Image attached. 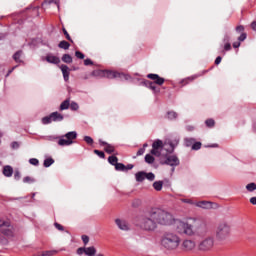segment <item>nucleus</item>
<instances>
[{"label": "nucleus", "mask_w": 256, "mask_h": 256, "mask_svg": "<svg viewBox=\"0 0 256 256\" xmlns=\"http://www.w3.org/2000/svg\"><path fill=\"white\" fill-rule=\"evenodd\" d=\"M173 223H175L177 233H179V235H186L187 237L207 235L209 231L207 223L203 220H193L191 223L175 220L171 213L161 208L147 210L137 218L138 227L141 228L142 231H147V233L157 231L159 225H173Z\"/></svg>", "instance_id": "nucleus-1"}, {"label": "nucleus", "mask_w": 256, "mask_h": 256, "mask_svg": "<svg viewBox=\"0 0 256 256\" xmlns=\"http://www.w3.org/2000/svg\"><path fill=\"white\" fill-rule=\"evenodd\" d=\"M161 245L168 251H175L181 245V238L174 232H165L161 238Z\"/></svg>", "instance_id": "nucleus-2"}, {"label": "nucleus", "mask_w": 256, "mask_h": 256, "mask_svg": "<svg viewBox=\"0 0 256 256\" xmlns=\"http://www.w3.org/2000/svg\"><path fill=\"white\" fill-rule=\"evenodd\" d=\"M231 235V226L228 222H220L216 228V239L218 241H226Z\"/></svg>", "instance_id": "nucleus-3"}, {"label": "nucleus", "mask_w": 256, "mask_h": 256, "mask_svg": "<svg viewBox=\"0 0 256 256\" xmlns=\"http://www.w3.org/2000/svg\"><path fill=\"white\" fill-rule=\"evenodd\" d=\"M58 139V145H60V147H69V145H73V140L77 139V132H68L63 136H60Z\"/></svg>", "instance_id": "nucleus-4"}, {"label": "nucleus", "mask_w": 256, "mask_h": 256, "mask_svg": "<svg viewBox=\"0 0 256 256\" xmlns=\"http://www.w3.org/2000/svg\"><path fill=\"white\" fill-rule=\"evenodd\" d=\"M214 245L215 240L213 239V237H207L199 243L198 249L199 251H211Z\"/></svg>", "instance_id": "nucleus-5"}, {"label": "nucleus", "mask_w": 256, "mask_h": 256, "mask_svg": "<svg viewBox=\"0 0 256 256\" xmlns=\"http://www.w3.org/2000/svg\"><path fill=\"white\" fill-rule=\"evenodd\" d=\"M167 146V142L163 144V141L156 140L152 144L151 155H155V157H161V149Z\"/></svg>", "instance_id": "nucleus-6"}, {"label": "nucleus", "mask_w": 256, "mask_h": 256, "mask_svg": "<svg viewBox=\"0 0 256 256\" xmlns=\"http://www.w3.org/2000/svg\"><path fill=\"white\" fill-rule=\"evenodd\" d=\"M0 231L6 237H13V226H11V222L4 221L0 224Z\"/></svg>", "instance_id": "nucleus-7"}, {"label": "nucleus", "mask_w": 256, "mask_h": 256, "mask_svg": "<svg viewBox=\"0 0 256 256\" xmlns=\"http://www.w3.org/2000/svg\"><path fill=\"white\" fill-rule=\"evenodd\" d=\"M104 77H106L107 79H117L121 77H125V79H129V76L123 73H119L117 71H111V70H104Z\"/></svg>", "instance_id": "nucleus-8"}, {"label": "nucleus", "mask_w": 256, "mask_h": 256, "mask_svg": "<svg viewBox=\"0 0 256 256\" xmlns=\"http://www.w3.org/2000/svg\"><path fill=\"white\" fill-rule=\"evenodd\" d=\"M165 165H170V167H177L179 166V158L176 155L168 156L165 160Z\"/></svg>", "instance_id": "nucleus-9"}, {"label": "nucleus", "mask_w": 256, "mask_h": 256, "mask_svg": "<svg viewBox=\"0 0 256 256\" xmlns=\"http://www.w3.org/2000/svg\"><path fill=\"white\" fill-rule=\"evenodd\" d=\"M147 78L151 79L152 81H154L153 83L155 85L161 86V85H163V83H165V78H162L158 74H148Z\"/></svg>", "instance_id": "nucleus-10"}, {"label": "nucleus", "mask_w": 256, "mask_h": 256, "mask_svg": "<svg viewBox=\"0 0 256 256\" xmlns=\"http://www.w3.org/2000/svg\"><path fill=\"white\" fill-rule=\"evenodd\" d=\"M115 223L121 231H129V223H127V221L118 218L115 220Z\"/></svg>", "instance_id": "nucleus-11"}, {"label": "nucleus", "mask_w": 256, "mask_h": 256, "mask_svg": "<svg viewBox=\"0 0 256 256\" xmlns=\"http://www.w3.org/2000/svg\"><path fill=\"white\" fill-rule=\"evenodd\" d=\"M182 247L185 249V251H193V249H195V241L189 239L184 240Z\"/></svg>", "instance_id": "nucleus-12"}, {"label": "nucleus", "mask_w": 256, "mask_h": 256, "mask_svg": "<svg viewBox=\"0 0 256 256\" xmlns=\"http://www.w3.org/2000/svg\"><path fill=\"white\" fill-rule=\"evenodd\" d=\"M167 145H169L170 148H166L168 153H173L175 151V147L179 145V139L174 140H168L166 141Z\"/></svg>", "instance_id": "nucleus-13"}, {"label": "nucleus", "mask_w": 256, "mask_h": 256, "mask_svg": "<svg viewBox=\"0 0 256 256\" xmlns=\"http://www.w3.org/2000/svg\"><path fill=\"white\" fill-rule=\"evenodd\" d=\"M45 60L47 61V63H52V65H59L61 63V59L52 54H48Z\"/></svg>", "instance_id": "nucleus-14"}, {"label": "nucleus", "mask_w": 256, "mask_h": 256, "mask_svg": "<svg viewBox=\"0 0 256 256\" xmlns=\"http://www.w3.org/2000/svg\"><path fill=\"white\" fill-rule=\"evenodd\" d=\"M143 83L145 87H147L148 89H151V91H153L154 93H159V91H161L159 88H157L156 84L153 83L152 81L145 80Z\"/></svg>", "instance_id": "nucleus-15"}, {"label": "nucleus", "mask_w": 256, "mask_h": 256, "mask_svg": "<svg viewBox=\"0 0 256 256\" xmlns=\"http://www.w3.org/2000/svg\"><path fill=\"white\" fill-rule=\"evenodd\" d=\"M60 69L62 71V74H63V77H64V81H69V75H70V69H69V66L65 65V64H62L60 66Z\"/></svg>", "instance_id": "nucleus-16"}, {"label": "nucleus", "mask_w": 256, "mask_h": 256, "mask_svg": "<svg viewBox=\"0 0 256 256\" xmlns=\"http://www.w3.org/2000/svg\"><path fill=\"white\" fill-rule=\"evenodd\" d=\"M196 207H200L201 209H212L213 208V203L209 201H200L196 203Z\"/></svg>", "instance_id": "nucleus-17"}, {"label": "nucleus", "mask_w": 256, "mask_h": 256, "mask_svg": "<svg viewBox=\"0 0 256 256\" xmlns=\"http://www.w3.org/2000/svg\"><path fill=\"white\" fill-rule=\"evenodd\" d=\"M2 173L4 177H13V167H11L10 165L4 166Z\"/></svg>", "instance_id": "nucleus-18"}, {"label": "nucleus", "mask_w": 256, "mask_h": 256, "mask_svg": "<svg viewBox=\"0 0 256 256\" xmlns=\"http://www.w3.org/2000/svg\"><path fill=\"white\" fill-rule=\"evenodd\" d=\"M52 121L57 122V121H63L64 117L63 114L59 112H52L50 114Z\"/></svg>", "instance_id": "nucleus-19"}, {"label": "nucleus", "mask_w": 256, "mask_h": 256, "mask_svg": "<svg viewBox=\"0 0 256 256\" xmlns=\"http://www.w3.org/2000/svg\"><path fill=\"white\" fill-rule=\"evenodd\" d=\"M178 114L175 111H168L165 119H168L169 121H175V119H177Z\"/></svg>", "instance_id": "nucleus-20"}, {"label": "nucleus", "mask_w": 256, "mask_h": 256, "mask_svg": "<svg viewBox=\"0 0 256 256\" xmlns=\"http://www.w3.org/2000/svg\"><path fill=\"white\" fill-rule=\"evenodd\" d=\"M97 253V249L94 246L85 248V255L87 256H95Z\"/></svg>", "instance_id": "nucleus-21"}, {"label": "nucleus", "mask_w": 256, "mask_h": 256, "mask_svg": "<svg viewBox=\"0 0 256 256\" xmlns=\"http://www.w3.org/2000/svg\"><path fill=\"white\" fill-rule=\"evenodd\" d=\"M135 177H136V181H138V183H141L146 179V172H138L136 173Z\"/></svg>", "instance_id": "nucleus-22"}, {"label": "nucleus", "mask_w": 256, "mask_h": 256, "mask_svg": "<svg viewBox=\"0 0 256 256\" xmlns=\"http://www.w3.org/2000/svg\"><path fill=\"white\" fill-rule=\"evenodd\" d=\"M59 49H64L67 51V49H69V47H71V44H69V42L62 40L60 41V43L58 44Z\"/></svg>", "instance_id": "nucleus-23"}, {"label": "nucleus", "mask_w": 256, "mask_h": 256, "mask_svg": "<svg viewBox=\"0 0 256 256\" xmlns=\"http://www.w3.org/2000/svg\"><path fill=\"white\" fill-rule=\"evenodd\" d=\"M91 75L92 77H105V70H94Z\"/></svg>", "instance_id": "nucleus-24"}, {"label": "nucleus", "mask_w": 256, "mask_h": 256, "mask_svg": "<svg viewBox=\"0 0 256 256\" xmlns=\"http://www.w3.org/2000/svg\"><path fill=\"white\" fill-rule=\"evenodd\" d=\"M145 162L148 163V165H153V163H155V157L151 154H146Z\"/></svg>", "instance_id": "nucleus-25"}, {"label": "nucleus", "mask_w": 256, "mask_h": 256, "mask_svg": "<svg viewBox=\"0 0 256 256\" xmlns=\"http://www.w3.org/2000/svg\"><path fill=\"white\" fill-rule=\"evenodd\" d=\"M153 188L155 191H161V189H163V181H155L153 183Z\"/></svg>", "instance_id": "nucleus-26"}, {"label": "nucleus", "mask_w": 256, "mask_h": 256, "mask_svg": "<svg viewBox=\"0 0 256 256\" xmlns=\"http://www.w3.org/2000/svg\"><path fill=\"white\" fill-rule=\"evenodd\" d=\"M69 105H70L69 99L63 101L60 105V111H65L66 109H69Z\"/></svg>", "instance_id": "nucleus-27"}, {"label": "nucleus", "mask_w": 256, "mask_h": 256, "mask_svg": "<svg viewBox=\"0 0 256 256\" xmlns=\"http://www.w3.org/2000/svg\"><path fill=\"white\" fill-rule=\"evenodd\" d=\"M62 61H63V63H73V57H71V55H69V54H64L63 56H62Z\"/></svg>", "instance_id": "nucleus-28"}, {"label": "nucleus", "mask_w": 256, "mask_h": 256, "mask_svg": "<svg viewBox=\"0 0 256 256\" xmlns=\"http://www.w3.org/2000/svg\"><path fill=\"white\" fill-rule=\"evenodd\" d=\"M21 55H23V51H17L13 55V59H14V61H16V63H21Z\"/></svg>", "instance_id": "nucleus-29"}, {"label": "nucleus", "mask_w": 256, "mask_h": 256, "mask_svg": "<svg viewBox=\"0 0 256 256\" xmlns=\"http://www.w3.org/2000/svg\"><path fill=\"white\" fill-rule=\"evenodd\" d=\"M104 151L111 155V153H115V147H113L111 144H108L105 146Z\"/></svg>", "instance_id": "nucleus-30"}, {"label": "nucleus", "mask_w": 256, "mask_h": 256, "mask_svg": "<svg viewBox=\"0 0 256 256\" xmlns=\"http://www.w3.org/2000/svg\"><path fill=\"white\" fill-rule=\"evenodd\" d=\"M117 161H119V158H117L116 156L108 157V163H110V165H114V167L117 165Z\"/></svg>", "instance_id": "nucleus-31"}, {"label": "nucleus", "mask_w": 256, "mask_h": 256, "mask_svg": "<svg viewBox=\"0 0 256 256\" xmlns=\"http://www.w3.org/2000/svg\"><path fill=\"white\" fill-rule=\"evenodd\" d=\"M53 163H55V160L53 158H47L44 160V167H50L53 165Z\"/></svg>", "instance_id": "nucleus-32"}, {"label": "nucleus", "mask_w": 256, "mask_h": 256, "mask_svg": "<svg viewBox=\"0 0 256 256\" xmlns=\"http://www.w3.org/2000/svg\"><path fill=\"white\" fill-rule=\"evenodd\" d=\"M116 171H127V166H125L123 163H117L115 165Z\"/></svg>", "instance_id": "nucleus-33"}, {"label": "nucleus", "mask_w": 256, "mask_h": 256, "mask_svg": "<svg viewBox=\"0 0 256 256\" xmlns=\"http://www.w3.org/2000/svg\"><path fill=\"white\" fill-rule=\"evenodd\" d=\"M184 143L186 147H191V145H194L195 139L194 138H185Z\"/></svg>", "instance_id": "nucleus-34"}, {"label": "nucleus", "mask_w": 256, "mask_h": 256, "mask_svg": "<svg viewBox=\"0 0 256 256\" xmlns=\"http://www.w3.org/2000/svg\"><path fill=\"white\" fill-rule=\"evenodd\" d=\"M246 189L247 191H249L250 193H252V191H256V184L255 183H249L246 185Z\"/></svg>", "instance_id": "nucleus-35"}, {"label": "nucleus", "mask_w": 256, "mask_h": 256, "mask_svg": "<svg viewBox=\"0 0 256 256\" xmlns=\"http://www.w3.org/2000/svg\"><path fill=\"white\" fill-rule=\"evenodd\" d=\"M52 122H53V120L51 118V114L49 116L42 118L43 125H49V123H52Z\"/></svg>", "instance_id": "nucleus-36"}, {"label": "nucleus", "mask_w": 256, "mask_h": 256, "mask_svg": "<svg viewBox=\"0 0 256 256\" xmlns=\"http://www.w3.org/2000/svg\"><path fill=\"white\" fill-rule=\"evenodd\" d=\"M42 255H44V256H53V255H57V250L44 251V252H42Z\"/></svg>", "instance_id": "nucleus-37"}, {"label": "nucleus", "mask_w": 256, "mask_h": 256, "mask_svg": "<svg viewBox=\"0 0 256 256\" xmlns=\"http://www.w3.org/2000/svg\"><path fill=\"white\" fill-rule=\"evenodd\" d=\"M195 79H197V76H192L182 80L181 83H183V85H187L190 81H195Z\"/></svg>", "instance_id": "nucleus-38"}, {"label": "nucleus", "mask_w": 256, "mask_h": 256, "mask_svg": "<svg viewBox=\"0 0 256 256\" xmlns=\"http://www.w3.org/2000/svg\"><path fill=\"white\" fill-rule=\"evenodd\" d=\"M30 165H34V167L39 166V160L37 158H31L29 159Z\"/></svg>", "instance_id": "nucleus-39"}, {"label": "nucleus", "mask_w": 256, "mask_h": 256, "mask_svg": "<svg viewBox=\"0 0 256 256\" xmlns=\"http://www.w3.org/2000/svg\"><path fill=\"white\" fill-rule=\"evenodd\" d=\"M146 179H148V181H155V174H153L152 172H146Z\"/></svg>", "instance_id": "nucleus-40"}, {"label": "nucleus", "mask_w": 256, "mask_h": 256, "mask_svg": "<svg viewBox=\"0 0 256 256\" xmlns=\"http://www.w3.org/2000/svg\"><path fill=\"white\" fill-rule=\"evenodd\" d=\"M23 183H35L34 178H31L30 176H26L23 178Z\"/></svg>", "instance_id": "nucleus-41"}, {"label": "nucleus", "mask_w": 256, "mask_h": 256, "mask_svg": "<svg viewBox=\"0 0 256 256\" xmlns=\"http://www.w3.org/2000/svg\"><path fill=\"white\" fill-rule=\"evenodd\" d=\"M205 124L208 126V127H215V120L213 119H207L205 121Z\"/></svg>", "instance_id": "nucleus-42"}, {"label": "nucleus", "mask_w": 256, "mask_h": 256, "mask_svg": "<svg viewBox=\"0 0 256 256\" xmlns=\"http://www.w3.org/2000/svg\"><path fill=\"white\" fill-rule=\"evenodd\" d=\"M192 149L194 151H199V149H201V142H194V144L192 145Z\"/></svg>", "instance_id": "nucleus-43"}, {"label": "nucleus", "mask_w": 256, "mask_h": 256, "mask_svg": "<svg viewBox=\"0 0 256 256\" xmlns=\"http://www.w3.org/2000/svg\"><path fill=\"white\" fill-rule=\"evenodd\" d=\"M70 109L72 111H77L79 109V104H77L76 102H71Z\"/></svg>", "instance_id": "nucleus-44"}, {"label": "nucleus", "mask_w": 256, "mask_h": 256, "mask_svg": "<svg viewBox=\"0 0 256 256\" xmlns=\"http://www.w3.org/2000/svg\"><path fill=\"white\" fill-rule=\"evenodd\" d=\"M95 155H98L101 159H105V152L99 151V150H94Z\"/></svg>", "instance_id": "nucleus-45"}, {"label": "nucleus", "mask_w": 256, "mask_h": 256, "mask_svg": "<svg viewBox=\"0 0 256 256\" xmlns=\"http://www.w3.org/2000/svg\"><path fill=\"white\" fill-rule=\"evenodd\" d=\"M62 31H63V33H64L66 39H67L68 41H71V43H73V39H71V36L69 35V32H67V29L63 28Z\"/></svg>", "instance_id": "nucleus-46"}, {"label": "nucleus", "mask_w": 256, "mask_h": 256, "mask_svg": "<svg viewBox=\"0 0 256 256\" xmlns=\"http://www.w3.org/2000/svg\"><path fill=\"white\" fill-rule=\"evenodd\" d=\"M84 141H85V143H87L88 145H93V138H91L90 136H85V137H84Z\"/></svg>", "instance_id": "nucleus-47"}, {"label": "nucleus", "mask_w": 256, "mask_h": 256, "mask_svg": "<svg viewBox=\"0 0 256 256\" xmlns=\"http://www.w3.org/2000/svg\"><path fill=\"white\" fill-rule=\"evenodd\" d=\"M75 55L77 59H85V54H83L81 51H76Z\"/></svg>", "instance_id": "nucleus-48"}, {"label": "nucleus", "mask_w": 256, "mask_h": 256, "mask_svg": "<svg viewBox=\"0 0 256 256\" xmlns=\"http://www.w3.org/2000/svg\"><path fill=\"white\" fill-rule=\"evenodd\" d=\"M54 227L56 229H58V231H65V228L63 227V225H61V224H59L57 222L54 223Z\"/></svg>", "instance_id": "nucleus-49"}, {"label": "nucleus", "mask_w": 256, "mask_h": 256, "mask_svg": "<svg viewBox=\"0 0 256 256\" xmlns=\"http://www.w3.org/2000/svg\"><path fill=\"white\" fill-rule=\"evenodd\" d=\"M14 179L16 181H19V179H21V172H19V170H16L14 173Z\"/></svg>", "instance_id": "nucleus-50"}, {"label": "nucleus", "mask_w": 256, "mask_h": 256, "mask_svg": "<svg viewBox=\"0 0 256 256\" xmlns=\"http://www.w3.org/2000/svg\"><path fill=\"white\" fill-rule=\"evenodd\" d=\"M20 144L17 141L11 143V149H19Z\"/></svg>", "instance_id": "nucleus-51"}, {"label": "nucleus", "mask_w": 256, "mask_h": 256, "mask_svg": "<svg viewBox=\"0 0 256 256\" xmlns=\"http://www.w3.org/2000/svg\"><path fill=\"white\" fill-rule=\"evenodd\" d=\"M236 31L237 33H243L245 31V27L243 25L237 26Z\"/></svg>", "instance_id": "nucleus-52"}, {"label": "nucleus", "mask_w": 256, "mask_h": 256, "mask_svg": "<svg viewBox=\"0 0 256 256\" xmlns=\"http://www.w3.org/2000/svg\"><path fill=\"white\" fill-rule=\"evenodd\" d=\"M82 241H83L84 245H87V243H89V236L82 235Z\"/></svg>", "instance_id": "nucleus-53"}, {"label": "nucleus", "mask_w": 256, "mask_h": 256, "mask_svg": "<svg viewBox=\"0 0 256 256\" xmlns=\"http://www.w3.org/2000/svg\"><path fill=\"white\" fill-rule=\"evenodd\" d=\"M245 39H247V33H242V34L238 37V41H245Z\"/></svg>", "instance_id": "nucleus-54"}, {"label": "nucleus", "mask_w": 256, "mask_h": 256, "mask_svg": "<svg viewBox=\"0 0 256 256\" xmlns=\"http://www.w3.org/2000/svg\"><path fill=\"white\" fill-rule=\"evenodd\" d=\"M181 201H182V203H188L189 205H193V200H191V199L182 198Z\"/></svg>", "instance_id": "nucleus-55"}, {"label": "nucleus", "mask_w": 256, "mask_h": 256, "mask_svg": "<svg viewBox=\"0 0 256 256\" xmlns=\"http://www.w3.org/2000/svg\"><path fill=\"white\" fill-rule=\"evenodd\" d=\"M83 253L85 254V248L80 247L77 249V255H83Z\"/></svg>", "instance_id": "nucleus-56"}, {"label": "nucleus", "mask_w": 256, "mask_h": 256, "mask_svg": "<svg viewBox=\"0 0 256 256\" xmlns=\"http://www.w3.org/2000/svg\"><path fill=\"white\" fill-rule=\"evenodd\" d=\"M144 153H145V148H140V149L137 151L136 155H137V157H139V156L143 155Z\"/></svg>", "instance_id": "nucleus-57"}, {"label": "nucleus", "mask_w": 256, "mask_h": 256, "mask_svg": "<svg viewBox=\"0 0 256 256\" xmlns=\"http://www.w3.org/2000/svg\"><path fill=\"white\" fill-rule=\"evenodd\" d=\"M84 65L86 66L93 65V61L91 59H86L84 60Z\"/></svg>", "instance_id": "nucleus-58"}, {"label": "nucleus", "mask_w": 256, "mask_h": 256, "mask_svg": "<svg viewBox=\"0 0 256 256\" xmlns=\"http://www.w3.org/2000/svg\"><path fill=\"white\" fill-rule=\"evenodd\" d=\"M224 51H231V44L230 43H226L224 45Z\"/></svg>", "instance_id": "nucleus-59"}, {"label": "nucleus", "mask_w": 256, "mask_h": 256, "mask_svg": "<svg viewBox=\"0 0 256 256\" xmlns=\"http://www.w3.org/2000/svg\"><path fill=\"white\" fill-rule=\"evenodd\" d=\"M32 11L35 13V15L37 16V17H39V7L37 6V7H33L32 8Z\"/></svg>", "instance_id": "nucleus-60"}, {"label": "nucleus", "mask_w": 256, "mask_h": 256, "mask_svg": "<svg viewBox=\"0 0 256 256\" xmlns=\"http://www.w3.org/2000/svg\"><path fill=\"white\" fill-rule=\"evenodd\" d=\"M0 243L2 245H7V243H8L7 238H0Z\"/></svg>", "instance_id": "nucleus-61"}, {"label": "nucleus", "mask_w": 256, "mask_h": 256, "mask_svg": "<svg viewBox=\"0 0 256 256\" xmlns=\"http://www.w3.org/2000/svg\"><path fill=\"white\" fill-rule=\"evenodd\" d=\"M223 58H221V56H218L215 60V65H219V63H221Z\"/></svg>", "instance_id": "nucleus-62"}, {"label": "nucleus", "mask_w": 256, "mask_h": 256, "mask_svg": "<svg viewBox=\"0 0 256 256\" xmlns=\"http://www.w3.org/2000/svg\"><path fill=\"white\" fill-rule=\"evenodd\" d=\"M253 31H256V20L251 23Z\"/></svg>", "instance_id": "nucleus-63"}, {"label": "nucleus", "mask_w": 256, "mask_h": 256, "mask_svg": "<svg viewBox=\"0 0 256 256\" xmlns=\"http://www.w3.org/2000/svg\"><path fill=\"white\" fill-rule=\"evenodd\" d=\"M250 203H252V205H256V197L250 198Z\"/></svg>", "instance_id": "nucleus-64"}]
</instances>
